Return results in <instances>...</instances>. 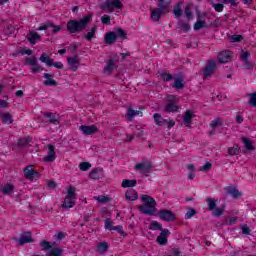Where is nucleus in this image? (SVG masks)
<instances>
[{"label": "nucleus", "mask_w": 256, "mask_h": 256, "mask_svg": "<svg viewBox=\"0 0 256 256\" xmlns=\"http://www.w3.org/2000/svg\"><path fill=\"white\" fill-rule=\"evenodd\" d=\"M91 21V16L86 15L80 20H70L66 24V29L68 33H81L87 29V23Z\"/></svg>", "instance_id": "f257e3e1"}, {"label": "nucleus", "mask_w": 256, "mask_h": 256, "mask_svg": "<svg viewBox=\"0 0 256 256\" xmlns=\"http://www.w3.org/2000/svg\"><path fill=\"white\" fill-rule=\"evenodd\" d=\"M141 199L144 203V206L141 205L138 207L140 213H142L143 215H155V211H157V209L155 208L157 207V202L155 201V198L149 195H142Z\"/></svg>", "instance_id": "f03ea898"}, {"label": "nucleus", "mask_w": 256, "mask_h": 256, "mask_svg": "<svg viewBox=\"0 0 256 256\" xmlns=\"http://www.w3.org/2000/svg\"><path fill=\"white\" fill-rule=\"evenodd\" d=\"M100 9L105 13L111 14L115 9H123V2L121 0H106L100 5Z\"/></svg>", "instance_id": "7ed1b4c3"}, {"label": "nucleus", "mask_w": 256, "mask_h": 256, "mask_svg": "<svg viewBox=\"0 0 256 256\" xmlns=\"http://www.w3.org/2000/svg\"><path fill=\"white\" fill-rule=\"evenodd\" d=\"M40 246L42 247V251H47L45 256H61L63 255V249L59 247H53L51 242L43 240L40 242Z\"/></svg>", "instance_id": "20e7f679"}, {"label": "nucleus", "mask_w": 256, "mask_h": 256, "mask_svg": "<svg viewBox=\"0 0 256 256\" xmlns=\"http://www.w3.org/2000/svg\"><path fill=\"white\" fill-rule=\"evenodd\" d=\"M39 60L41 61V63H45V65H47V67H56V69H63L62 62L53 61V59H51V57L47 56L46 53H43L40 56Z\"/></svg>", "instance_id": "39448f33"}, {"label": "nucleus", "mask_w": 256, "mask_h": 256, "mask_svg": "<svg viewBox=\"0 0 256 256\" xmlns=\"http://www.w3.org/2000/svg\"><path fill=\"white\" fill-rule=\"evenodd\" d=\"M158 217H160L161 221H166V223L175 221V214L168 209H161L158 212Z\"/></svg>", "instance_id": "423d86ee"}, {"label": "nucleus", "mask_w": 256, "mask_h": 256, "mask_svg": "<svg viewBox=\"0 0 256 256\" xmlns=\"http://www.w3.org/2000/svg\"><path fill=\"white\" fill-rule=\"evenodd\" d=\"M24 177L30 181H33V179H39L40 174L38 171L33 169V166L29 165L24 168Z\"/></svg>", "instance_id": "0eeeda50"}, {"label": "nucleus", "mask_w": 256, "mask_h": 256, "mask_svg": "<svg viewBox=\"0 0 256 256\" xmlns=\"http://www.w3.org/2000/svg\"><path fill=\"white\" fill-rule=\"evenodd\" d=\"M215 69H217V64L215 63V61H209L204 68V79L211 77V75L215 73Z\"/></svg>", "instance_id": "6e6552de"}, {"label": "nucleus", "mask_w": 256, "mask_h": 256, "mask_svg": "<svg viewBox=\"0 0 256 256\" xmlns=\"http://www.w3.org/2000/svg\"><path fill=\"white\" fill-rule=\"evenodd\" d=\"M79 131L82 132V135H95L99 128L95 125H81L79 126Z\"/></svg>", "instance_id": "1a4fd4ad"}, {"label": "nucleus", "mask_w": 256, "mask_h": 256, "mask_svg": "<svg viewBox=\"0 0 256 256\" xmlns=\"http://www.w3.org/2000/svg\"><path fill=\"white\" fill-rule=\"evenodd\" d=\"M51 31V33H59V31H61V26L60 25H54L51 22L45 23L42 26H40L38 28V31H47L49 30Z\"/></svg>", "instance_id": "9d476101"}, {"label": "nucleus", "mask_w": 256, "mask_h": 256, "mask_svg": "<svg viewBox=\"0 0 256 256\" xmlns=\"http://www.w3.org/2000/svg\"><path fill=\"white\" fill-rule=\"evenodd\" d=\"M152 167L151 162H146L136 164L134 169H136V171H140V173H151Z\"/></svg>", "instance_id": "9b49d317"}, {"label": "nucleus", "mask_w": 256, "mask_h": 256, "mask_svg": "<svg viewBox=\"0 0 256 256\" xmlns=\"http://www.w3.org/2000/svg\"><path fill=\"white\" fill-rule=\"evenodd\" d=\"M105 177V174L103 173V168H94L89 173V178L93 179L94 181H97L98 179H103Z\"/></svg>", "instance_id": "f8f14e48"}, {"label": "nucleus", "mask_w": 256, "mask_h": 256, "mask_svg": "<svg viewBox=\"0 0 256 256\" xmlns=\"http://www.w3.org/2000/svg\"><path fill=\"white\" fill-rule=\"evenodd\" d=\"M219 63H229L231 61V51L224 50L218 54Z\"/></svg>", "instance_id": "ddd939ff"}, {"label": "nucleus", "mask_w": 256, "mask_h": 256, "mask_svg": "<svg viewBox=\"0 0 256 256\" xmlns=\"http://www.w3.org/2000/svg\"><path fill=\"white\" fill-rule=\"evenodd\" d=\"M195 117V114L191 110H187L183 115V124L185 127H191V123Z\"/></svg>", "instance_id": "4468645a"}, {"label": "nucleus", "mask_w": 256, "mask_h": 256, "mask_svg": "<svg viewBox=\"0 0 256 256\" xmlns=\"http://www.w3.org/2000/svg\"><path fill=\"white\" fill-rule=\"evenodd\" d=\"M26 38L30 42L31 45H36L37 41H41V36L39 35V33L35 32V31H30L27 34Z\"/></svg>", "instance_id": "2eb2a0df"}, {"label": "nucleus", "mask_w": 256, "mask_h": 256, "mask_svg": "<svg viewBox=\"0 0 256 256\" xmlns=\"http://www.w3.org/2000/svg\"><path fill=\"white\" fill-rule=\"evenodd\" d=\"M162 15H165V12H163V10H161L160 8H154L151 12L150 19L157 23L161 20Z\"/></svg>", "instance_id": "dca6fc26"}, {"label": "nucleus", "mask_w": 256, "mask_h": 256, "mask_svg": "<svg viewBox=\"0 0 256 256\" xmlns=\"http://www.w3.org/2000/svg\"><path fill=\"white\" fill-rule=\"evenodd\" d=\"M43 77L44 79H46L44 82H43V85L45 87H57L58 83L57 81H55L54 79H52V75L49 74V73H44L43 74Z\"/></svg>", "instance_id": "f3484780"}, {"label": "nucleus", "mask_w": 256, "mask_h": 256, "mask_svg": "<svg viewBox=\"0 0 256 256\" xmlns=\"http://www.w3.org/2000/svg\"><path fill=\"white\" fill-rule=\"evenodd\" d=\"M44 117L45 119H49V123L52 125H59V115L53 112H45Z\"/></svg>", "instance_id": "a211bd4d"}, {"label": "nucleus", "mask_w": 256, "mask_h": 256, "mask_svg": "<svg viewBox=\"0 0 256 256\" xmlns=\"http://www.w3.org/2000/svg\"><path fill=\"white\" fill-rule=\"evenodd\" d=\"M55 148L53 145H48V154L44 157V161L46 163H52V161H55Z\"/></svg>", "instance_id": "6ab92c4d"}, {"label": "nucleus", "mask_w": 256, "mask_h": 256, "mask_svg": "<svg viewBox=\"0 0 256 256\" xmlns=\"http://www.w3.org/2000/svg\"><path fill=\"white\" fill-rule=\"evenodd\" d=\"M105 43L107 45H113L117 41V35L115 34V31L107 32L104 37Z\"/></svg>", "instance_id": "aec40b11"}, {"label": "nucleus", "mask_w": 256, "mask_h": 256, "mask_svg": "<svg viewBox=\"0 0 256 256\" xmlns=\"http://www.w3.org/2000/svg\"><path fill=\"white\" fill-rule=\"evenodd\" d=\"M169 7H171V0H158V9L165 13H169Z\"/></svg>", "instance_id": "412c9836"}, {"label": "nucleus", "mask_w": 256, "mask_h": 256, "mask_svg": "<svg viewBox=\"0 0 256 256\" xmlns=\"http://www.w3.org/2000/svg\"><path fill=\"white\" fill-rule=\"evenodd\" d=\"M33 238L31 237V232H24L20 239H19V245H25L26 243H33Z\"/></svg>", "instance_id": "4be33fe9"}, {"label": "nucleus", "mask_w": 256, "mask_h": 256, "mask_svg": "<svg viewBox=\"0 0 256 256\" xmlns=\"http://www.w3.org/2000/svg\"><path fill=\"white\" fill-rule=\"evenodd\" d=\"M181 5H183V2L177 3L172 10V14L176 19H181V17H183V9H181Z\"/></svg>", "instance_id": "5701e85b"}, {"label": "nucleus", "mask_w": 256, "mask_h": 256, "mask_svg": "<svg viewBox=\"0 0 256 256\" xmlns=\"http://www.w3.org/2000/svg\"><path fill=\"white\" fill-rule=\"evenodd\" d=\"M228 195H231L233 199H239L243 194L235 187L229 186L226 188Z\"/></svg>", "instance_id": "b1692460"}, {"label": "nucleus", "mask_w": 256, "mask_h": 256, "mask_svg": "<svg viewBox=\"0 0 256 256\" xmlns=\"http://www.w3.org/2000/svg\"><path fill=\"white\" fill-rule=\"evenodd\" d=\"M165 113H177L179 111V105L176 103L168 102L164 108Z\"/></svg>", "instance_id": "393cba45"}, {"label": "nucleus", "mask_w": 256, "mask_h": 256, "mask_svg": "<svg viewBox=\"0 0 256 256\" xmlns=\"http://www.w3.org/2000/svg\"><path fill=\"white\" fill-rule=\"evenodd\" d=\"M125 197L127 201H137L139 199V194H137L135 189H129L126 191Z\"/></svg>", "instance_id": "a878e982"}, {"label": "nucleus", "mask_w": 256, "mask_h": 256, "mask_svg": "<svg viewBox=\"0 0 256 256\" xmlns=\"http://www.w3.org/2000/svg\"><path fill=\"white\" fill-rule=\"evenodd\" d=\"M68 65H70L71 71H77L79 69V57L68 58Z\"/></svg>", "instance_id": "bb28decb"}, {"label": "nucleus", "mask_w": 256, "mask_h": 256, "mask_svg": "<svg viewBox=\"0 0 256 256\" xmlns=\"http://www.w3.org/2000/svg\"><path fill=\"white\" fill-rule=\"evenodd\" d=\"M206 203L208 205L207 211H215L217 209V199L215 198H206Z\"/></svg>", "instance_id": "cd10ccee"}, {"label": "nucleus", "mask_w": 256, "mask_h": 256, "mask_svg": "<svg viewBox=\"0 0 256 256\" xmlns=\"http://www.w3.org/2000/svg\"><path fill=\"white\" fill-rule=\"evenodd\" d=\"M153 119H154L156 125H158V127H163V125H165V123H167V119H164L163 116H161V114H159V113H155L153 115Z\"/></svg>", "instance_id": "c85d7f7f"}, {"label": "nucleus", "mask_w": 256, "mask_h": 256, "mask_svg": "<svg viewBox=\"0 0 256 256\" xmlns=\"http://www.w3.org/2000/svg\"><path fill=\"white\" fill-rule=\"evenodd\" d=\"M198 20L194 24V31H200V29H205L207 27V22L201 20L199 14L197 15Z\"/></svg>", "instance_id": "c756f323"}, {"label": "nucleus", "mask_w": 256, "mask_h": 256, "mask_svg": "<svg viewBox=\"0 0 256 256\" xmlns=\"http://www.w3.org/2000/svg\"><path fill=\"white\" fill-rule=\"evenodd\" d=\"M173 89H183L185 84L183 83V77L178 76L174 79V84H172Z\"/></svg>", "instance_id": "7c9ffc66"}, {"label": "nucleus", "mask_w": 256, "mask_h": 256, "mask_svg": "<svg viewBox=\"0 0 256 256\" xmlns=\"http://www.w3.org/2000/svg\"><path fill=\"white\" fill-rule=\"evenodd\" d=\"M76 189L73 186H70L67 189V195L65 197V199H69V200H73L75 201V199H77V193H75Z\"/></svg>", "instance_id": "2f4dec72"}, {"label": "nucleus", "mask_w": 256, "mask_h": 256, "mask_svg": "<svg viewBox=\"0 0 256 256\" xmlns=\"http://www.w3.org/2000/svg\"><path fill=\"white\" fill-rule=\"evenodd\" d=\"M1 119L4 125H11V123H13V116L11 115V113L2 114Z\"/></svg>", "instance_id": "473e14b6"}, {"label": "nucleus", "mask_w": 256, "mask_h": 256, "mask_svg": "<svg viewBox=\"0 0 256 256\" xmlns=\"http://www.w3.org/2000/svg\"><path fill=\"white\" fill-rule=\"evenodd\" d=\"M96 33H97V26H93L90 29V32H88L86 35H84V39H86L87 41H92L93 39H95Z\"/></svg>", "instance_id": "72a5a7b5"}, {"label": "nucleus", "mask_w": 256, "mask_h": 256, "mask_svg": "<svg viewBox=\"0 0 256 256\" xmlns=\"http://www.w3.org/2000/svg\"><path fill=\"white\" fill-rule=\"evenodd\" d=\"M136 185H137V180L136 179H132V180L124 179L122 181V187L124 189H127L128 187H135Z\"/></svg>", "instance_id": "f704fd0d"}, {"label": "nucleus", "mask_w": 256, "mask_h": 256, "mask_svg": "<svg viewBox=\"0 0 256 256\" xmlns=\"http://www.w3.org/2000/svg\"><path fill=\"white\" fill-rule=\"evenodd\" d=\"M108 249H109V245L106 242H100L98 244L97 252L100 255H103L104 253H107Z\"/></svg>", "instance_id": "c9c22d12"}, {"label": "nucleus", "mask_w": 256, "mask_h": 256, "mask_svg": "<svg viewBox=\"0 0 256 256\" xmlns=\"http://www.w3.org/2000/svg\"><path fill=\"white\" fill-rule=\"evenodd\" d=\"M178 29H181V31H184L185 33L191 31V25L188 23H185L183 20L178 21Z\"/></svg>", "instance_id": "e433bc0d"}, {"label": "nucleus", "mask_w": 256, "mask_h": 256, "mask_svg": "<svg viewBox=\"0 0 256 256\" xmlns=\"http://www.w3.org/2000/svg\"><path fill=\"white\" fill-rule=\"evenodd\" d=\"M149 229L152 231H163V225L157 221H152L150 223Z\"/></svg>", "instance_id": "4c0bfd02"}, {"label": "nucleus", "mask_w": 256, "mask_h": 256, "mask_svg": "<svg viewBox=\"0 0 256 256\" xmlns=\"http://www.w3.org/2000/svg\"><path fill=\"white\" fill-rule=\"evenodd\" d=\"M75 204H76L75 200H69L67 198H64L62 207L64 209H71V208L75 207Z\"/></svg>", "instance_id": "58836bf2"}, {"label": "nucleus", "mask_w": 256, "mask_h": 256, "mask_svg": "<svg viewBox=\"0 0 256 256\" xmlns=\"http://www.w3.org/2000/svg\"><path fill=\"white\" fill-rule=\"evenodd\" d=\"M240 151H241V148H239V145L235 144L233 147L228 148V155L233 157L235 155H239Z\"/></svg>", "instance_id": "ea45409f"}, {"label": "nucleus", "mask_w": 256, "mask_h": 256, "mask_svg": "<svg viewBox=\"0 0 256 256\" xmlns=\"http://www.w3.org/2000/svg\"><path fill=\"white\" fill-rule=\"evenodd\" d=\"M115 35H116V39H127V33H125V30L121 29V28H117L114 31Z\"/></svg>", "instance_id": "a19ab883"}, {"label": "nucleus", "mask_w": 256, "mask_h": 256, "mask_svg": "<svg viewBox=\"0 0 256 256\" xmlns=\"http://www.w3.org/2000/svg\"><path fill=\"white\" fill-rule=\"evenodd\" d=\"M115 69V60L111 59L107 62L106 66L104 67L105 73H111Z\"/></svg>", "instance_id": "79ce46f5"}, {"label": "nucleus", "mask_w": 256, "mask_h": 256, "mask_svg": "<svg viewBox=\"0 0 256 256\" xmlns=\"http://www.w3.org/2000/svg\"><path fill=\"white\" fill-rule=\"evenodd\" d=\"M140 113L141 111L139 110H133L132 108H128L127 118L129 119V121H131L133 117H137V115H139Z\"/></svg>", "instance_id": "37998d69"}, {"label": "nucleus", "mask_w": 256, "mask_h": 256, "mask_svg": "<svg viewBox=\"0 0 256 256\" xmlns=\"http://www.w3.org/2000/svg\"><path fill=\"white\" fill-rule=\"evenodd\" d=\"M187 169L188 171H190V173L188 174V179H195V166L193 164H187Z\"/></svg>", "instance_id": "c03bdc74"}, {"label": "nucleus", "mask_w": 256, "mask_h": 256, "mask_svg": "<svg viewBox=\"0 0 256 256\" xmlns=\"http://www.w3.org/2000/svg\"><path fill=\"white\" fill-rule=\"evenodd\" d=\"M104 227L108 231H113L115 229V226H113V220H111V218H107L104 222Z\"/></svg>", "instance_id": "a18cd8bd"}, {"label": "nucleus", "mask_w": 256, "mask_h": 256, "mask_svg": "<svg viewBox=\"0 0 256 256\" xmlns=\"http://www.w3.org/2000/svg\"><path fill=\"white\" fill-rule=\"evenodd\" d=\"M2 193H4V195H11V193L13 192V185L8 184L5 185L1 188Z\"/></svg>", "instance_id": "49530a36"}, {"label": "nucleus", "mask_w": 256, "mask_h": 256, "mask_svg": "<svg viewBox=\"0 0 256 256\" xmlns=\"http://www.w3.org/2000/svg\"><path fill=\"white\" fill-rule=\"evenodd\" d=\"M31 143L29 138H20L18 139V147H27Z\"/></svg>", "instance_id": "de8ad7c7"}, {"label": "nucleus", "mask_w": 256, "mask_h": 256, "mask_svg": "<svg viewBox=\"0 0 256 256\" xmlns=\"http://www.w3.org/2000/svg\"><path fill=\"white\" fill-rule=\"evenodd\" d=\"M221 125H223V121L221 120V118H215L210 123V127H212V129H215L216 127H221Z\"/></svg>", "instance_id": "09e8293b"}, {"label": "nucleus", "mask_w": 256, "mask_h": 256, "mask_svg": "<svg viewBox=\"0 0 256 256\" xmlns=\"http://www.w3.org/2000/svg\"><path fill=\"white\" fill-rule=\"evenodd\" d=\"M242 141L248 151H253L255 149V147L251 144V140H249L248 138H243Z\"/></svg>", "instance_id": "8fccbe9b"}, {"label": "nucleus", "mask_w": 256, "mask_h": 256, "mask_svg": "<svg viewBox=\"0 0 256 256\" xmlns=\"http://www.w3.org/2000/svg\"><path fill=\"white\" fill-rule=\"evenodd\" d=\"M160 76L162 77L163 81H165V82L173 81V75L169 74L167 72H161Z\"/></svg>", "instance_id": "3c124183"}, {"label": "nucleus", "mask_w": 256, "mask_h": 256, "mask_svg": "<svg viewBox=\"0 0 256 256\" xmlns=\"http://www.w3.org/2000/svg\"><path fill=\"white\" fill-rule=\"evenodd\" d=\"M197 215V211L194 208H189L187 213L185 214V219H191Z\"/></svg>", "instance_id": "603ef678"}, {"label": "nucleus", "mask_w": 256, "mask_h": 256, "mask_svg": "<svg viewBox=\"0 0 256 256\" xmlns=\"http://www.w3.org/2000/svg\"><path fill=\"white\" fill-rule=\"evenodd\" d=\"M90 167H91V163L89 162H81L79 164L80 171H89Z\"/></svg>", "instance_id": "864d4df0"}, {"label": "nucleus", "mask_w": 256, "mask_h": 256, "mask_svg": "<svg viewBox=\"0 0 256 256\" xmlns=\"http://www.w3.org/2000/svg\"><path fill=\"white\" fill-rule=\"evenodd\" d=\"M240 41H243L242 35H232L230 37V43H240Z\"/></svg>", "instance_id": "5fc2aeb1"}, {"label": "nucleus", "mask_w": 256, "mask_h": 256, "mask_svg": "<svg viewBox=\"0 0 256 256\" xmlns=\"http://www.w3.org/2000/svg\"><path fill=\"white\" fill-rule=\"evenodd\" d=\"M26 65H30L32 67H35L36 65H38L37 58H35V57L26 58Z\"/></svg>", "instance_id": "6e6d98bb"}, {"label": "nucleus", "mask_w": 256, "mask_h": 256, "mask_svg": "<svg viewBox=\"0 0 256 256\" xmlns=\"http://www.w3.org/2000/svg\"><path fill=\"white\" fill-rule=\"evenodd\" d=\"M224 212H225L224 208H218V209L215 208L212 211V215H213V217H221V215H223Z\"/></svg>", "instance_id": "4d7b16f0"}, {"label": "nucleus", "mask_w": 256, "mask_h": 256, "mask_svg": "<svg viewBox=\"0 0 256 256\" xmlns=\"http://www.w3.org/2000/svg\"><path fill=\"white\" fill-rule=\"evenodd\" d=\"M94 199L96 201H99V203H109V197L107 196H103V195L95 196Z\"/></svg>", "instance_id": "13d9d810"}, {"label": "nucleus", "mask_w": 256, "mask_h": 256, "mask_svg": "<svg viewBox=\"0 0 256 256\" xmlns=\"http://www.w3.org/2000/svg\"><path fill=\"white\" fill-rule=\"evenodd\" d=\"M211 5L218 13H221V11H223V4L214 3L213 1H211Z\"/></svg>", "instance_id": "bf43d9fd"}, {"label": "nucleus", "mask_w": 256, "mask_h": 256, "mask_svg": "<svg viewBox=\"0 0 256 256\" xmlns=\"http://www.w3.org/2000/svg\"><path fill=\"white\" fill-rule=\"evenodd\" d=\"M211 167H213V164L207 162L199 168V171H204V172L211 171Z\"/></svg>", "instance_id": "052dcab7"}, {"label": "nucleus", "mask_w": 256, "mask_h": 256, "mask_svg": "<svg viewBox=\"0 0 256 256\" xmlns=\"http://www.w3.org/2000/svg\"><path fill=\"white\" fill-rule=\"evenodd\" d=\"M101 21H102L103 25H111V16L104 15L101 17Z\"/></svg>", "instance_id": "680f3d73"}, {"label": "nucleus", "mask_w": 256, "mask_h": 256, "mask_svg": "<svg viewBox=\"0 0 256 256\" xmlns=\"http://www.w3.org/2000/svg\"><path fill=\"white\" fill-rule=\"evenodd\" d=\"M157 243L159 245H167V236H161V234L157 237Z\"/></svg>", "instance_id": "e2e57ef3"}, {"label": "nucleus", "mask_w": 256, "mask_h": 256, "mask_svg": "<svg viewBox=\"0 0 256 256\" xmlns=\"http://www.w3.org/2000/svg\"><path fill=\"white\" fill-rule=\"evenodd\" d=\"M249 104L256 107V92L250 94Z\"/></svg>", "instance_id": "0e129e2a"}, {"label": "nucleus", "mask_w": 256, "mask_h": 256, "mask_svg": "<svg viewBox=\"0 0 256 256\" xmlns=\"http://www.w3.org/2000/svg\"><path fill=\"white\" fill-rule=\"evenodd\" d=\"M113 231H117L122 237H125V235H127L125 233V231H123V226H121V225L114 226V230Z\"/></svg>", "instance_id": "69168bd1"}, {"label": "nucleus", "mask_w": 256, "mask_h": 256, "mask_svg": "<svg viewBox=\"0 0 256 256\" xmlns=\"http://www.w3.org/2000/svg\"><path fill=\"white\" fill-rule=\"evenodd\" d=\"M184 17L188 20L193 19V12L191 11L190 8H186Z\"/></svg>", "instance_id": "338daca9"}, {"label": "nucleus", "mask_w": 256, "mask_h": 256, "mask_svg": "<svg viewBox=\"0 0 256 256\" xmlns=\"http://www.w3.org/2000/svg\"><path fill=\"white\" fill-rule=\"evenodd\" d=\"M168 256H181V251H179V249H177V248H174L171 250V252Z\"/></svg>", "instance_id": "774afa93"}]
</instances>
